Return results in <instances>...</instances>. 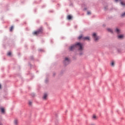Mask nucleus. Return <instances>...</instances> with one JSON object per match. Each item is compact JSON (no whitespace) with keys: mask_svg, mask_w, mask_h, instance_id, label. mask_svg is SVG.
I'll return each instance as SVG.
<instances>
[{"mask_svg":"<svg viewBox=\"0 0 125 125\" xmlns=\"http://www.w3.org/2000/svg\"><path fill=\"white\" fill-rule=\"evenodd\" d=\"M118 38L119 39H123L124 38V36L123 35H118Z\"/></svg>","mask_w":125,"mask_h":125,"instance_id":"nucleus-8","label":"nucleus"},{"mask_svg":"<svg viewBox=\"0 0 125 125\" xmlns=\"http://www.w3.org/2000/svg\"><path fill=\"white\" fill-rule=\"evenodd\" d=\"M107 31H108V32L110 33H113V31L110 28H108L107 29Z\"/></svg>","mask_w":125,"mask_h":125,"instance_id":"nucleus-10","label":"nucleus"},{"mask_svg":"<svg viewBox=\"0 0 125 125\" xmlns=\"http://www.w3.org/2000/svg\"><path fill=\"white\" fill-rule=\"evenodd\" d=\"M83 38H84V37L83 36V35H81V36H79V40H81V39H83Z\"/></svg>","mask_w":125,"mask_h":125,"instance_id":"nucleus-14","label":"nucleus"},{"mask_svg":"<svg viewBox=\"0 0 125 125\" xmlns=\"http://www.w3.org/2000/svg\"><path fill=\"white\" fill-rule=\"evenodd\" d=\"M14 123L15 125H18L19 124V121L18 119H15L14 121Z\"/></svg>","mask_w":125,"mask_h":125,"instance_id":"nucleus-7","label":"nucleus"},{"mask_svg":"<svg viewBox=\"0 0 125 125\" xmlns=\"http://www.w3.org/2000/svg\"><path fill=\"white\" fill-rule=\"evenodd\" d=\"M93 37L95 42H97L99 40V37L97 36L96 33H94L93 34Z\"/></svg>","mask_w":125,"mask_h":125,"instance_id":"nucleus-3","label":"nucleus"},{"mask_svg":"<svg viewBox=\"0 0 125 125\" xmlns=\"http://www.w3.org/2000/svg\"><path fill=\"white\" fill-rule=\"evenodd\" d=\"M11 52H9L8 53V56H11Z\"/></svg>","mask_w":125,"mask_h":125,"instance_id":"nucleus-19","label":"nucleus"},{"mask_svg":"<svg viewBox=\"0 0 125 125\" xmlns=\"http://www.w3.org/2000/svg\"><path fill=\"white\" fill-rule=\"evenodd\" d=\"M13 29H14V27H13V26H12L11 27L10 29V32H12V30H13Z\"/></svg>","mask_w":125,"mask_h":125,"instance_id":"nucleus-16","label":"nucleus"},{"mask_svg":"<svg viewBox=\"0 0 125 125\" xmlns=\"http://www.w3.org/2000/svg\"><path fill=\"white\" fill-rule=\"evenodd\" d=\"M1 84H0V89H1Z\"/></svg>","mask_w":125,"mask_h":125,"instance_id":"nucleus-22","label":"nucleus"},{"mask_svg":"<svg viewBox=\"0 0 125 125\" xmlns=\"http://www.w3.org/2000/svg\"><path fill=\"white\" fill-rule=\"evenodd\" d=\"M114 64H115V63H114V62H111V66H114Z\"/></svg>","mask_w":125,"mask_h":125,"instance_id":"nucleus-17","label":"nucleus"},{"mask_svg":"<svg viewBox=\"0 0 125 125\" xmlns=\"http://www.w3.org/2000/svg\"><path fill=\"white\" fill-rule=\"evenodd\" d=\"M92 118L93 120H95L97 119V117L95 115H93Z\"/></svg>","mask_w":125,"mask_h":125,"instance_id":"nucleus-12","label":"nucleus"},{"mask_svg":"<svg viewBox=\"0 0 125 125\" xmlns=\"http://www.w3.org/2000/svg\"><path fill=\"white\" fill-rule=\"evenodd\" d=\"M32 102L29 101V104L30 105H32Z\"/></svg>","mask_w":125,"mask_h":125,"instance_id":"nucleus-20","label":"nucleus"},{"mask_svg":"<svg viewBox=\"0 0 125 125\" xmlns=\"http://www.w3.org/2000/svg\"><path fill=\"white\" fill-rule=\"evenodd\" d=\"M0 125H2V124L1 123H0Z\"/></svg>","mask_w":125,"mask_h":125,"instance_id":"nucleus-24","label":"nucleus"},{"mask_svg":"<svg viewBox=\"0 0 125 125\" xmlns=\"http://www.w3.org/2000/svg\"><path fill=\"white\" fill-rule=\"evenodd\" d=\"M119 0H115V1H118Z\"/></svg>","mask_w":125,"mask_h":125,"instance_id":"nucleus-23","label":"nucleus"},{"mask_svg":"<svg viewBox=\"0 0 125 125\" xmlns=\"http://www.w3.org/2000/svg\"><path fill=\"white\" fill-rule=\"evenodd\" d=\"M121 17L125 18V12L122 14H121Z\"/></svg>","mask_w":125,"mask_h":125,"instance_id":"nucleus-15","label":"nucleus"},{"mask_svg":"<svg viewBox=\"0 0 125 125\" xmlns=\"http://www.w3.org/2000/svg\"><path fill=\"white\" fill-rule=\"evenodd\" d=\"M47 97H48L47 93H44L43 96V97H42L43 100H47Z\"/></svg>","mask_w":125,"mask_h":125,"instance_id":"nucleus-5","label":"nucleus"},{"mask_svg":"<svg viewBox=\"0 0 125 125\" xmlns=\"http://www.w3.org/2000/svg\"><path fill=\"white\" fill-rule=\"evenodd\" d=\"M67 19H68V20H71L72 19V17H71V16L68 15V16H67Z\"/></svg>","mask_w":125,"mask_h":125,"instance_id":"nucleus-13","label":"nucleus"},{"mask_svg":"<svg viewBox=\"0 0 125 125\" xmlns=\"http://www.w3.org/2000/svg\"><path fill=\"white\" fill-rule=\"evenodd\" d=\"M70 60L68 58H65V61L64 62V63L66 65V64H68L69 63Z\"/></svg>","mask_w":125,"mask_h":125,"instance_id":"nucleus-4","label":"nucleus"},{"mask_svg":"<svg viewBox=\"0 0 125 125\" xmlns=\"http://www.w3.org/2000/svg\"><path fill=\"white\" fill-rule=\"evenodd\" d=\"M121 4H122V5H123V6H125V3L124 2H121Z\"/></svg>","mask_w":125,"mask_h":125,"instance_id":"nucleus-18","label":"nucleus"},{"mask_svg":"<svg viewBox=\"0 0 125 125\" xmlns=\"http://www.w3.org/2000/svg\"><path fill=\"white\" fill-rule=\"evenodd\" d=\"M0 111H1V113H4L5 110H4V108L1 107V108H0Z\"/></svg>","mask_w":125,"mask_h":125,"instance_id":"nucleus-11","label":"nucleus"},{"mask_svg":"<svg viewBox=\"0 0 125 125\" xmlns=\"http://www.w3.org/2000/svg\"><path fill=\"white\" fill-rule=\"evenodd\" d=\"M76 48L78 49L79 51L80 52L83 51V44L81 43L78 42V43H76L75 45H72L70 47V50L71 51H73V50H74Z\"/></svg>","mask_w":125,"mask_h":125,"instance_id":"nucleus-1","label":"nucleus"},{"mask_svg":"<svg viewBox=\"0 0 125 125\" xmlns=\"http://www.w3.org/2000/svg\"><path fill=\"white\" fill-rule=\"evenodd\" d=\"M115 32L117 33V34H119L120 33V30L118 28H116V29H115Z\"/></svg>","mask_w":125,"mask_h":125,"instance_id":"nucleus-9","label":"nucleus"},{"mask_svg":"<svg viewBox=\"0 0 125 125\" xmlns=\"http://www.w3.org/2000/svg\"><path fill=\"white\" fill-rule=\"evenodd\" d=\"M87 15H91V12H87Z\"/></svg>","mask_w":125,"mask_h":125,"instance_id":"nucleus-21","label":"nucleus"},{"mask_svg":"<svg viewBox=\"0 0 125 125\" xmlns=\"http://www.w3.org/2000/svg\"><path fill=\"white\" fill-rule=\"evenodd\" d=\"M43 31V29L42 27H41L38 31H35L33 32V35H37L40 34L41 33H42Z\"/></svg>","mask_w":125,"mask_h":125,"instance_id":"nucleus-2","label":"nucleus"},{"mask_svg":"<svg viewBox=\"0 0 125 125\" xmlns=\"http://www.w3.org/2000/svg\"><path fill=\"white\" fill-rule=\"evenodd\" d=\"M83 40L84 41H90V37H83Z\"/></svg>","mask_w":125,"mask_h":125,"instance_id":"nucleus-6","label":"nucleus"}]
</instances>
